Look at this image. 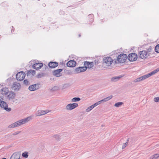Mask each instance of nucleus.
<instances>
[{
	"mask_svg": "<svg viewBox=\"0 0 159 159\" xmlns=\"http://www.w3.org/2000/svg\"><path fill=\"white\" fill-rule=\"evenodd\" d=\"M103 61L107 65L109 66L113 62V60L110 57H106L104 58Z\"/></svg>",
	"mask_w": 159,
	"mask_h": 159,
	"instance_id": "nucleus-7",
	"label": "nucleus"
},
{
	"mask_svg": "<svg viewBox=\"0 0 159 159\" xmlns=\"http://www.w3.org/2000/svg\"><path fill=\"white\" fill-rule=\"evenodd\" d=\"M48 66L51 68H54L58 66V63L55 62H50L49 63Z\"/></svg>",
	"mask_w": 159,
	"mask_h": 159,
	"instance_id": "nucleus-18",
	"label": "nucleus"
},
{
	"mask_svg": "<svg viewBox=\"0 0 159 159\" xmlns=\"http://www.w3.org/2000/svg\"><path fill=\"white\" fill-rule=\"evenodd\" d=\"M43 66V64L41 63H37L34 64L32 66L33 68L37 70L40 69Z\"/></svg>",
	"mask_w": 159,
	"mask_h": 159,
	"instance_id": "nucleus-10",
	"label": "nucleus"
},
{
	"mask_svg": "<svg viewBox=\"0 0 159 159\" xmlns=\"http://www.w3.org/2000/svg\"><path fill=\"white\" fill-rule=\"evenodd\" d=\"M76 64V61L74 60H70L67 63V66L69 67H75Z\"/></svg>",
	"mask_w": 159,
	"mask_h": 159,
	"instance_id": "nucleus-11",
	"label": "nucleus"
},
{
	"mask_svg": "<svg viewBox=\"0 0 159 159\" xmlns=\"http://www.w3.org/2000/svg\"><path fill=\"white\" fill-rule=\"evenodd\" d=\"M2 159H6V158H2Z\"/></svg>",
	"mask_w": 159,
	"mask_h": 159,
	"instance_id": "nucleus-38",
	"label": "nucleus"
},
{
	"mask_svg": "<svg viewBox=\"0 0 159 159\" xmlns=\"http://www.w3.org/2000/svg\"><path fill=\"white\" fill-rule=\"evenodd\" d=\"M127 56L126 54L123 53L120 54L117 57V61L120 63L124 62L127 59Z\"/></svg>",
	"mask_w": 159,
	"mask_h": 159,
	"instance_id": "nucleus-4",
	"label": "nucleus"
},
{
	"mask_svg": "<svg viewBox=\"0 0 159 159\" xmlns=\"http://www.w3.org/2000/svg\"><path fill=\"white\" fill-rule=\"evenodd\" d=\"M31 119V117H28L25 119H24L22 120L17 121L14 123L13 124L9 125L8 126V127L10 128L18 126L22 124H25L27 122L30 120Z\"/></svg>",
	"mask_w": 159,
	"mask_h": 159,
	"instance_id": "nucleus-1",
	"label": "nucleus"
},
{
	"mask_svg": "<svg viewBox=\"0 0 159 159\" xmlns=\"http://www.w3.org/2000/svg\"><path fill=\"white\" fill-rule=\"evenodd\" d=\"M20 85L17 83H14L12 86V88L14 90L19 89L20 88Z\"/></svg>",
	"mask_w": 159,
	"mask_h": 159,
	"instance_id": "nucleus-20",
	"label": "nucleus"
},
{
	"mask_svg": "<svg viewBox=\"0 0 159 159\" xmlns=\"http://www.w3.org/2000/svg\"><path fill=\"white\" fill-rule=\"evenodd\" d=\"M48 112V111L46 110L45 111H38L37 115L38 116H40L41 115H44L45 114L47 113Z\"/></svg>",
	"mask_w": 159,
	"mask_h": 159,
	"instance_id": "nucleus-21",
	"label": "nucleus"
},
{
	"mask_svg": "<svg viewBox=\"0 0 159 159\" xmlns=\"http://www.w3.org/2000/svg\"><path fill=\"white\" fill-rule=\"evenodd\" d=\"M93 106L91 105V106L88 107L87 109L86 110V111L87 112H89L90 110H91L93 108Z\"/></svg>",
	"mask_w": 159,
	"mask_h": 159,
	"instance_id": "nucleus-26",
	"label": "nucleus"
},
{
	"mask_svg": "<svg viewBox=\"0 0 159 159\" xmlns=\"http://www.w3.org/2000/svg\"><path fill=\"white\" fill-rule=\"evenodd\" d=\"M1 38V35H0V39Z\"/></svg>",
	"mask_w": 159,
	"mask_h": 159,
	"instance_id": "nucleus-37",
	"label": "nucleus"
},
{
	"mask_svg": "<svg viewBox=\"0 0 159 159\" xmlns=\"http://www.w3.org/2000/svg\"><path fill=\"white\" fill-rule=\"evenodd\" d=\"M155 51L156 52L159 53V44L157 45L155 48Z\"/></svg>",
	"mask_w": 159,
	"mask_h": 159,
	"instance_id": "nucleus-25",
	"label": "nucleus"
},
{
	"mask_svg": "<svg viewBox=\"0 0 159 159\" xmlns=\"http://www.w3.org/2000/svg\"><path fill=\"white\" fill-rule=\"evenodd\" d=\"M151 49H148L141 51L139 52V57L142 59H145L147 58L152 54Z\"/></svg>",
	"mask_w": 159,
	"mask_h": 159,
	"instance_id": "nucleus-3",
	"label": "nucleus"
},
{
	"mask_svg": "<svg viewBox=\"0 0 159 159\" xmlns=\"http://www.w3.org/2000/svg\"><path fill=\"white\" fill-rule=\"evenodd\" d=\"M22 156L26 158H27L28 157V153L26 152H25L24 153H23L22 154Z\"/></svg>",
	"mask_w": 159,
	"mask_h": 159,
	"instance_id": "nucleus-29",
	"label": "nucleus"
},
{
	"mask_svg": "<svg viewBox=\"0 0 159 159\" xmlns=\"http://www.w3.org/2000/svg\"><path fill=\"white\" fill-rule=\"evenodd\" d=\"M62 70V69H59L56 70L53 72V75L57 77H59L61 75V72Z\"/></svg>",
	"mask_w": 159,
	"mask_h": 159,
	"instance_id": "nucleus-14",
	"label": "nucleus"
},
{
	"mask_svg": "<svg viewBox=\"0 0 159 159\" xmlns=\"http://www.w3.org/2000/svg\"><path fill=\"white\" fill-rule=\"evenodd\" d=\"M35 74V71L34 70H30L27 72V74L28 75L32 74V75H34Z\"/></svg>",
	"mask_w": 159,
	"mask_h": 159,
	"instance_id": "nucleus-24",
	"label": "nucleus"
},
{
	"mask_svg": "<svg viewBox=\"0 0 159 159\" xmlns=\"http://www.w3.org/2000/svg\"><path fill=\"white\" fill-rule=\"evenodd\" d=\"M128 144V143L127 142L126 143H124L123 146L122 147V148H124Z\"/></svg>",
	"mask_w": 159,
	"mask_h": 159,
	"instance_id": "nucleus-34",
	"label": "nucleus"
},
{
	"mask_svg": "<svg viewBox=\"0 0 159 159\" xmlns=\"http://www.w3.org/2000/svg\"><path fill=\"white\" fill-rule=\"evenodd\" d=\"M100 103V101H99L96 103H95V104H94L92 105V106H93V107H96V106H97V105H98V104H99Z\"/></svg>",
	"mask_w": 159,
	"mask_h": 159,
	"instance_id": "nucleus-31",
	"label": "nucleus"
},
{
	"mask_svg": "<svg viewBox=\"0 0 159 159\" xmlns=\"http://www.w3.org/2000/svg\"><path fill=\"white\" fill-rule=\"evenodd\" d=\"M0 107L4 108L7 111H11V109L10 107H8V106L6 102L2 101L0 102Z\"/></svg>",
	"mask_w": 159,
	"mask_h": 159,
	"instance_id": "nucleus-8",
	"label": "nucleus"
},
{
	"mask_svg": "<svg viewBox=\"0 0 159 159\" xmlns=\"http://www.w3.org/2000/svg\"><path fill=\"white\" fill-rule=\"evenodd\" d=\"M128 58L129 61H133L137 60L138 56L135 53H132L129 54Z\"/></svg>",
	"mask_w": 159,
	"mask_h": 159,
	"instance_id": "nucleus-6",
	"label": "nucleus"
},
{
	"mask_svg": "<svg viewBox=\"0 0 159 159\" xmlns=\"http://www.w3.org/2000/svg\"><path fill=\"white\" fill-rule=\"evenodd\" d=\"M159 157V154H156L152 156L150 159H156Z\"/></svg>",
	"mask_w": 159,
	"mask_h": 159,
	"instance_id": "nucleus-23",
	"label": "nucleus"
},
{
	"mask_svg": "<svg viewBox=\"0 0 159 159\" xmlns=\"http://www.w3.org/2000/svg\"><path fill=\"white\" fill-rule=\"evenodd\" d=\"M154 101L156 102H159V98L156 97L154 98Z\"/></svg>",
	"mask_w": 159,
	"mask_h": 159,
	"instance_id": "nucleus-32",
	"label": "nucleus"
},
{
	"mask_svg": "<svg viewBox=\"0 0 159 159\" xmlns=\"http://www.w3.org/2000/svg\"><path fill=\"white\" fill-rule=\"evenodd\" d=\"M78 105L77 103H73L68 104L66 106V108L68 110H71L77 107Z\"/></svg>",
	"mask_w": 159,
	"mask_h": 159,
	"instance_id": "nucleus-9",
	"label": "nucleus"
},
{
	"mask_svg": "<svg viewBox=\"0 0 159 159\" xmlns=\"http://www.w3.org/2000/svg\"><path fill=\"white\" fill-rule=\"evenodd\" d=\"M3 99L0 96V102H1V101H2V100Z\"/></svg>",
	"mask_w": 159,
	"mask_h": 159,
	"instance_id": "nucleus-36",
	"label": "nucleus"
},
{
	"mask_svg": "<svg viewBox=\"0 0 159 159\" xmlns=\"http://www.w3.org/2000/svg\"><path fill=\"white\" fill-rule=\"evenodd\" d=\"M112 96H110L101 100L100 101V102H105L109 100L110 99H111L112 98Z\"/></svg>",
	"mask_w": 159,
	"mask_h": 159,
	"instance_id": "nucleus-22",
	"label": "nucleus"
},
{
	"mask_svg": "<svg viewBox=\"0 0 159 159\" xmlns=\"http://www.w3.org/2000/svg\"><path fill=\"white\" fill-rule=\"evenodd\" d=\"M86 70V68L85 66L80 67L77 68L75 69V71L76 73H79L81 72H83Z\"/></svg>",
	"mask_w": 159,
	"mask_h": 159,
	"instance_id": "nucleus-12",
	"label": "nucleus"
},
{
	"mask_svg": "<svg viewBox=\"0 0 159 159\" xmlns=\"http://www.w3.org/2000/svg\"><path fill=\"white\" fill-rule=\"evenodd\" d=\"M80 99L78 98H74L72 99V101L73 102L78 101L80 100Z\"/></svg>",
	"mask_w": 159,
	"mask_h": 159,
	"instance_id": "nucleus-27",
	"label": "nucleus"
},
{
	"mask_svg": "<svg viewBox=\"0 0 159 159\" xmlns=\"http://www.w3.org/2000/svg\"><path fill=\"white\" fill-rule=\"evenodd\" d=\"M25 74L24 72L21 71L18 72L16 75V78L17 80L21 81L24 79Z\"/></svg>",
	"mask_w": 159,
	"mask_h": 159,
	"instance_id": "nucleus-5",
	"label": "nucleus"
},
{
	"mask_svg": "<svg viewBox=\"0 0 159 159\" xmlns=\"http://www.w3.org/2000/svg\"><path fill=\"white\" fill-rule=\"evenodd\" d=\"M39 86V85L38 84L32 85L29 87V89L30 91H33L38 89Z\"/></svg>",
	"mask_w": 159,
	"mask_h": 159,
	"instance_id": "nucleus-16",
	"label": "nucleus"
},
{
	"mask_svg": "<svg viewBox=\"0 0 159 159\" xmlns=\"http://www.w3.org/2000/svg\"><path fill=\"white\" fill-rule=\"evenodd\" d=\"M24 83L26 84V85H28L29 84V82L27 80H25L24 81Z\"/></svg>",
	"mask_w": 159,
	"mask_h": 159,
	"instance_id": "nucleus-35",
	"label": "nucleus"
},
{
	"mask_svg": "<svg viewBox=\"0 0 159 159\" xmlns=\"http://www.w3.org/2000/svg\"><path fill=\"white\" fill-rule=\"evenodd\" d=\"M84 65L85 67H86V69L87 68H90L93 66V62H89L88 61H85L84 63Z\"/></svg>",
	"mask_w": 159,
	"mask_h": 159,
	"instance_id": "nucleus-13",
	"label": "nucleus"
},
{
	"mask_svg": "<svg viewBox=\"0 0 159 159\" xmlns=\"http://www.w3.org/2000/svg\"><path fill=\"white\" fill-rule=\"evenodd\" d=\"M159 71V69H157L154 70L151 72V73H148L147 75H144L139 77L135 80H134V82H137L141 81L143 80L148 77H150V76L154 75L155 73H157V72Z\"/></svg>",
	"mask_w": 159,
	"mask_h": 159,
	"instance_id": "nucleus-2",
	"label": "nucleus"
},
{
	"mask_svg": "<svg viewBox=\"0 0 159 159\" xmlns=\"http://www.w3.org/2000/svg\"><path fill=\"white\" fill-rule=\"evenodd\" d=\"M123 104L122 102H118L115 103V106L116 107H119Z\"/></svg>",
	"mask_w": 159,
	"mask_h": 159,
	"instance_id": "nucleus-28",
	"label": "nucleus"
},
{
	"mask_svg": "<svg viewBox=\"0 0 159 159\" xmlns=\"http://www.w3.org/2000/svg\"><path fill=\"white\" fill-rule=\"evenodd\" d=\"M20 157V154L18 152H15L13 153L10 159H19Z\"/></svg>",
	"mask_w": 159,
	"mask_h": 159,
	"instance_id": "nucleus-15",
	"label": "nucleus"
},
{
	"mask_svg": "<svg viewBox=\"0 0 159 159\" xmlns=\"http://www.w3.org/2000/svg\"><path fill=\"white\" fill-rule=\"evenodd\" d=\"M9 94L7 95V98L9 99H13L15 98V94L12 92H10Z\"/></svg>",
	"mask_w": 159,
	"mask_h": 159,
	"instance_id": "nucleus-19",
	"label": "nucleus"
},
{
	"mask_svg": "<svg viewBox=\"0 0 159 159\" xmlns=\"http://www.w3.org/2000/svg\"><path fill=\"white\" fill-rule=\"evenodd\" d=\"M100 103V101H99L96 103H95V104H94L92 105V106H93V107H96V106H97V105H98V104H99Z\"/></svg>",
	"mask_w": 159,
	"mask_h": 159,
	"instance_id": "nucleus-30",
	"label": "nucleus"
},
{
	"mask_svg": "<svg viewBox=\"0 0 159 159\" xmlns=\"http://www.w3.org/2000/svg\"><path fill=\"white\" fill-rule=\"evenodd\" d=\"M120 78V77H117L112 78L111 79V80L112 81H114L116 79H119Z\"/></svg>",
	"mask_w": 159,
	"mask_h": 159,
	"instance_id": "nucleus-33",
	"label": "nucleus"
},
{
	"mask_svg": "<svg viewBox=\"0 0 159 159\" xmlns=\"http://www.w3.org/2000/svg\"><path fill=\"white\" fill-rule=\"evenodd\" d=\"M1 92L2 95H6L9 93L8 89L6 87L3 88L1 89Z\"/></svg>",
	"mask_w": 159,
	"mask_h": 159,
	"instance_id": "nucleus-17",
	"label": "nucleus"
}]
</instances>
